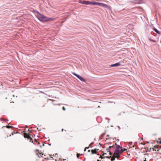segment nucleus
I'll return each mask as SVG.
<instances>
[{"label": "nucleus", "instance_id": "4468645a", "mask_svg": "<svg viewBox=\"0 0 161 161\" xmlns=\"http://www.w3.org/2000/svg\"><path fill=\"white\" fill-rule=\"evenodd\" d=\"M76 76L79 79L81 76L77 74L76 75Z\"/></svg>", "mask_w": 161, "mask_h": 161}, {"label": "nucleus", "instance_id": "2eb2a0df", "mask_svg": "<svg viewBox=\"0 0 161 161\" xmlns=\"http://www.w3.org/2000/svg\"><path fill=\"white\" fill-rule=\"evenodd\" d=\"M76 76L79 79L81 76L77 74L76 75Z\"/></svg>", "mask_w": 161, "mask_h": 161}, {"label": "nucleus", "instance_id": "dca6fc26", "mask_svg": "<svg viewBox=\"0 0 161 161\" xmlns=\"http://www.w3.org/2000/svg\"><path fill=\"white\" fill-rule=\"evenodd\" d=\"M76 76L79 79L81 76L77 74L76 75Z\"/></svg>", "mask_w": 161, "mask_h": 161}, {"label": "nucleus", "instance_id": "cd10ccee", "mask_svg": "<svg viewBox=\"0 0 161 161\" xmlns=\"http://www.w3.org/2000/svg\"><path fill=\"white\" fill-rule=\"evenodd\" d=\"M37 154L38 155V157L39 158H40V156H39L38 154Z\"/></svg>", "mask_w": 161, "mask_h": 161}, {"label": "nucleus", "instance_id": "b1692460", "mask_svg": "<svg viewBox=\"0 0 161 161\" xmlns=\"http://www.w3.org/2000/svg\"><path fill=\"white\" fill-rule=\"evenodd\" d=\"M40 154H42V155H43V153H40Z\"/></svg>", "mask_w": 161, "mask_h": 161}, {"label": "nucleus", "instance_id": "a878e982", "mask_svg": "<svg viewBox=\"0 0 161 161\" xmlns=\"http://www.w3.org/2000/svg\"><path fill=\"white\" fill-rule=\"evenodd\" d=\"M63 130H64V129H62V131H63Z\"/></svg>", "mask_w": 161, "mask_h": 161}, {"label": "nucleus", "instance_id": "7c9ffc66", "mask_svg": "<svg viewBox=\"0 0 161 161\" xmlns=\"http://www.w3.org/2000/svg\"><path fill=\"white\" fill-rule=\"evenodd\" d=\"M105 154L106 155V153H104V154H103V155H104Z\"/></svg>", "mask_w": 161, "mask_h": 161}, {"label": "nucleus", "instance_id": "ddd939ff", "mask_svg": "<svg viewBox=\"0 0 161 161\" xmlns=\"http://www.w3.org/2000/svg\"><path fill=\"white\" fill-rule=\"evenodd\" d=\"M76 76L79 79L81 76L77 74L76 75Z\"/></svg>", "mask_w": 161, "mask_h": 161}, {"label": "nucleus", "instance_id": "f8f14e48", "mask_svg": "<svg viewBox=\"0 0 161 161\" xmlns=\"http://www.w3.org/2000/svg\"><path fill=\"white\" fill-rule=\"evenodd\" d=\"M6 127L7 128L9 129L13 127L12 126L9 125H7Z\"/></svg>", "mask_w": 161, "mask_h": 161}, {"label": "nucleus", "instance_id": "473e14b6", "mask_svg": "<svg viewBox=\"0 0 161 161\" xmlns=\"http://www.w3.org/2000/svg\"><path fill=\"white\" fill-rule=\"evenodd\" d=\"M40 147H42V146H40Z\"/></svg>", "mask_w": 161, "mask_h": 161}, {"label": "nucleus", "instance_id": "1a4fd4ad", "mask_svg": "<svg viewBox=\"0 0 161 161\" xmlns=\"http://www.w3.org/2000/svg\"><path fill=\"white\" fill-rule=\"evenodd\" d=\"M153 30L155 31L157 33L159 34H160V32L159 31H158L155 28H154L153 29Z\"/></svg>", "mask_w": 161, "mask_h": 161}, {"label": "nucleus", "instance_id": "7ed1b4c3", "mask_svg": "<svg viewBox=\"0 0 161 161\" xmlns=\"http://www.w3.org/2000/svg\"><path fill=\"white\" fill-rule=\"evenodd\" d=\"M95 5H97L106 8H108V5L105 4L96 2H95Z\"/></svg>", "mask_w": 161, "mask_h": 161}, {"label": "nucleus", "instance_id": "5701e85b", "mask_svg": "<svg viewBox=\"0 0 161 161\" xmlns=\"http://www.w3.org/2000/svg\"><path fill=\"white\" fill-rule=\"evenodd\" d=\"M106 157H107V158H110L111 157V156L110 157L107 156Z\"/></svg>", "mask_w": 161, "mask_h": 161}, {"label": "nucleus", "instance_id": "6e6552de", "mask_svg": "<svg viewBox=\"0 0 161 161\" xmlns=\"http://www.w3.org/2000/svg\"><path fill=\"white\" fill-rule=\"evenodd\" d=\"M98 149H92L91 150V152L92 153V154H96L97 153V151H98Z\"/></svg>", "mask_w": 161, "mask_h": 161}, {"label": "nucleus", "instance_id": "6ab92c4d", "mask_svg": "<svg viewBox=\"0 0 161 161\" xmlns=\"http://www.w3.org/2000/svg\"><path fill=\"white\" fill-rule=\"evenodd\" d=\"M149 40H150V41H153V42H155V41H154V40H152V39H149Z\"/></svg>", "mask_w": 161, "mask_h": 161}, {"label": "nucleus", "instance_id": "aec40b11", "mask_svg": "<svg viewBox=\"0 0 161 161\" xmlns=\"http://www.w3.org/2000/svg\"><path fill=\"white\" fill-rule=\"evenodd\" d=\"M62 109L64 110H65V108L64 107H63V108H62Z\"/></svg>", "mask_w": 161, "mask_h": 161}, {"label": "nucleus", "instance_id": "a211bd4d", "mask_svg": "<svg viewBox=\"0 0 161 161\" xmlns=\"http://www.w3.org/2000/svg\"><path fill=\"white\" fill-rule=\"evenodd\" d=\"M72 74L75 75L76 76V75H77V74H76L75 73H74V72H73L72 73Z\"/></svg>", "mask_w": 161, "mask_h": 161}, {"label": "nucleus", "instance_id": "39448f33", "mask_svg": "<svg viewBox=\"0 0 161 161\" xmlns=\"http://www.w3.org/2000/svg\"><path fill=\"white\" fill-rule=\"evenodd\" d=\"M82 3L83 4H84L86 5H89V4H93L95 5V2H90L88 1H83Z\"/></svg>", "mask_w": 161, "mask_h": 161}, {"label": "nucleus", "instance_id": "c756f323", "mask_svg": "<svg viewBox=\"0 0 161 161\" xmlns=\"http://www.w3.org/2000/svg\"><path fill=\"white\" fill-rule=\"evenodd\" d=\"M86 148L85 149V150H84V151H86Z\"/></svg>", "mask_w": 161, "mask_h": 161}, {"label": "nucleus", "instance_id": "c85d7f7f", "mask_svg": "<svg viewBox=\"0 0 161 161\" xmlns=\"http://www.w3.org/2000/svg\"><path fill=\"white\" fill-rule=\"evenodd\" d=\"M43 145V146H44V145H45L44 144H44H43V145Z\"/></svg>", "mask_w": 161, "mask_h": 161}, {"label": "nucleus", "instance_id": "72a5a7b5", "mask_svg": "<svg viewBox=\"0 0 161 161\" xmlns=\"http://www.w3.org/2000/svg\"><path fill=\"white\" fill-rule=\"evenodd\" d=\"M97 161H99V160H97Z\"/></svg>", "mask_w": 161, "mask_h": 161}, {"label": "nucleus", "instance_id": "bb28decb", "mask_svg": "<svg viewBox=\"0 0 161 161\" xmlns=\"http://www.w3.org/2000/svg\"><path fill=\"white\" fill-rule=\"evenodd\" d=\"M144 161H146V158H145V160H144Z\"/></svg>", "mask_w": 161, "mask_h": 161}, {"label": "nucleus", "instance_id": "393cba45", "mask_svg": "<svg viewBox=\"0 0 161 161\" xmlns=\"http://www.w3.org/2000/svg\"><path fill=\"white\" fill-rule=\"evenodd\" d=\"M159 142L161 144V140L159 141Z\"/></svg>", "mask_w": 161, "mask_h": 161}, {"label": "nucleus", "instance_id": "f257e3e1", "mask_svg": "<svg viewBox=\"0 0 161 161\" xmlns=\"http://www.w3.org/2000/svg\"><path fill=\"white\" fill-rule=\"evenodd\" d=\"M109 148H113V150H114V148L116 149L114 155V156H115V157H117V158H119V157L120 154L123 151L122 150V147L117 145L116 143H115L114 145L109 146Z\"/></svg>", "mask_w": 161, "mask_h": 161}, {"label": "nucleus", "instance_id": "4be33fe9", "mask_svg": "<svg viewBox=\"0 0 161 161\" xmlns=\"http://www.w3.org/2000/svg\"><path fill=\"white\" fill-rule=\"evenodd\" d=\"M141 144H142V145H145V143H143L142 142V143H141Z\"/></svg>", "mask_w": 161, "mask_h": 161}, {"label": "nucleus", "instance_id": "0eeeda50", "mask_svg": "<svg viewBox=\"0 0 161 161\" xmlns=\"http://www.w3.org/2000/svg\"><path fill=\"white\" fill-rule=\"evenodd\" d=\"M109 148H107L106 149V151L107 152H109V154L111 155L112 154V153L110 151V150H111V149H113V148H109V147H108Z\"/></svg>", "mask_w": 161, "mask_h": 161}, {"label": "nucleus", "instance_id": "9d476101", "mask_svg": "<svg viewBox=\"0 0 161 161\" xmlns=\"http://www.w3.org/2000/svg\"><path fill=\"white\" fill-rule=\"evenodd\" d=\"M79 79L82 81L85 82L86 81V80L83 78L81 76H80Z\"/></svg>", "mask_w": 161, "mask_h": 161}, {"label": "nucleus", "instance_id": "20e7f679", "mask_svg": "<svg viewBox=\"0 0 161 161\" xmlns=\"http://www.w3.org/2000/svg\"><path fill=\"white\" fill-rule=\"evenodd\" d=\"M24 136L25 138H26L30 140V142L32 140V138L28 134L26 133H24Z\"/></svg>", "mask_w": 161, "mask_h": 161}, {"label": "nucleus", "instance_id": "f03ea898", "mask_svg": "<svg viewBox=\"0 0 161 161\" xmlns=\"http://www.w3.org/2000/svg\"><path fill=\"white\" fill-rule=\"evenodd\" d=\"M37 14V18L40 21L42 22H45L48 21H51L53 19L47 17L40 13L38 11H36Z\"/></svg>", "mask_w": 161, "mask_h": 161}, {"label": "nucleus", "instance_id": "9b49d317", "mask_svg": "<svg viewBox=\"0 0 161 161\" xmlns=\"http://www.w3.org/2000/svg\"><path fill=\"white\" fill-rule=\"evenodd\" d=\"M115 158H117V157H115V156H114V155H113V157L111 158V160L113 161L115 160Z\"/></svg>", "mask_w": 161, "mask_h": 161}, {"label": "nucleus", "instance_id": "412c9836", "mask_svg": "<svg viewBox=\"0 0 161 161\" xmlns=\"http://www.w3.org/2000/svg\"><path fill=\"white\" fill-rule=\"evenodd\" d=\"M92 143H91L90 145H89V147H86V148H87V149L89 148V147H90V146L91 145V144H92Z\"/></svg>", "mask_w": 161, "mask_h": 161}, {"label": "nucleus", "instance_id": "423d86ee", "mask_svg": "<svg viewBox=\"0 0 161 161\" xmlns=\"http://www.w3.org/2000/svg\"><path fill=\"white\" fill-rule=\"evenodd\" d=\"M120 65V63H115V64H112L110 65V66L112 67H114L119 66Z\"/></svg>", "mask_w": 161, "mask_h": 161}, {"label": "nucleus", "instance_id": "2f4dec72", "mask_svg": "<svg viewBox=\"0 0 161 161\" xmlns=\"http://www.w3.org/2000/svg\"><path fill=\"white\" fill-rule=\"evenodd\" d=\"M36 151H39V150H37H37H36Z\"/></svg>", "mask_w": 161, "mask_h": 161}, {"label": "nucleus", "instance_id": "f3484780", "mask_svg": "<svg viewBox=\"0 0 161 161\" xmlns=\"http://www.w3.org/2000/svg\"><path fill=\"white\" fill-rule=\"evenodd\" d=\"M80 154L79 153H77V158H78L80 156Z\"/></svg>", "mask_w": 161, "mask_h": 161}]
</instances>
